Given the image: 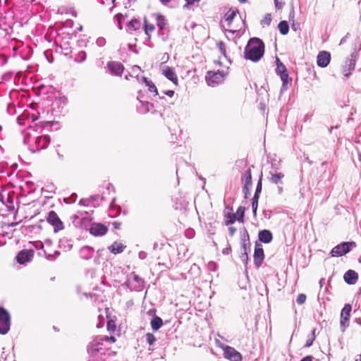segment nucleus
I'll return each mask as SVG.
<instances>
[{
    "label": "nucleus",
    "instance_id": "7",
    "mask_svg": "<svg viewBox=\"0 0 361 361\" xmlns=\"http://www.w3.org/2000/svg\"><path fill=\"white\" fill-rule=\"evenodd\" d=\"M225 75L223 71H217L216 72L208 71L206 75V80L208 85L214 86L219 84L224 80Z\"/></svg>",
    "mask_w": 361,
    "mask_h": 361
},
{
    "label": "nucleus",
    "instance_id": "18",
    "mask_svg": "<svg viewBox=\"0 0 361 361\" xmlns=\"http://www.w3.org/2000/svg\"><path fill=\"white\" fill-rule=\"evenodd\" d=\"M259 240L264 243H269L273 240L272 233L269 230L264 229L258 233Z\"/></svg>",
    "mask_w": 361,
    "mask_h": 361
},
{
    "label": "nucleus",
    "instance_id": "37",
    "mask_svg": "<svg viewBox=\"0 0 361 361\" xmlns=\"http://www.w3.org/2000/svg\"><path fill=\"white\" fill-rule=\"evenodd\" d=\"M145 338H146L147 343L149 345H153L154 344V343L156 342V341H157L156 337L152 333L146 334H145Z\"/></svg>",
    "mask_w": 361,
    "mask_h": 361
},
{
    "label": "nucleus",
    "instance_id": "44",
    "mask_svg": "<svg viewBox=\"0 0 361 361\" xmlns=\"http://www.w3.org/2000/svg\"><path fill=\"white\" fill-rule=\"evenodd\" d=\"M252 188V185H243V192L244 193L245 198H248V197L250 195V189Z\"/></svg>",
    "mask_w": 361,
    "mask_h": 361
},
{
    "label": "nucleus",
    "instance_id": "47",
    "mask_svg": "<svg viewBox=\"0 0 361 361\" xmlns=\"http://www.w3.org/2000/svg\"><path fill=\"white\" fill-rule=\"evenodd\" d=\"M274 1L275 8L277 10L281 9L283 7V6L285 5L283 0H274Z\"/></svg>",
    "mask_w": 361,
    "mask_h": 361
},
{
    "label": "nucleus",
    "instance_id": "10",
    "mask_svg": "<svg viewBox=\"0 0 361 361\" xmlns=\"http://www.w3.org/2000/svg\"><path fill=\"white\" fill-rule=\"evenodd\" d=\"M253 257L255 267L259 268L262 265L264 259V250L260 243H255Z\"/></svg>",
    "mask_w": 361,
    "mask_h": 361
},
{
    "label": "nucleus",
    "instance_id": "34",
    "mask_svg": "<svg viewBox=\"0 0 361 361\" xmlns=\"http://www.w3.org/2000/svg\"><path fill=\"white\" fill-rule=\"evenodd\" d=\"M262 189V173H261L255 192L254 196L259 197Z\"/></svg>",
    "mask_w": 361,
    "mask_h": 361
},
{
    "label": "nucleus",
    "instance_id": "19",
    "mask_svg": "<svg viewBox=\"0 0 361 361\" xmlns=\"http://www.w3.org/2000/svg\"><path fill=\"white\" fill-rule=\"evenodd\" d=\"M94 252V250L93 247L88 245H85L80 248V256L82 259L88 260L93 257Z\"/></svg>",
    "mask_w": 361,
    "mask_h": 361
},
{
    "label": "nucleus",
    "instance_id": "59",
    "mask_svg": "<svg viewBox=\"0 0 361 361\" xmlns=\"http://www.w3.org/2000/svg\"><path fill=\"white\" fill-rule=\"evenodd\" d=\"M294 16H295V12H294V8H292L290 13H289V20H294Z\"/></svg>",
    "mask_w": 361,
    "mask_h": 361
},
{
    "label": "nucleus",
    "instance_id": "40",
    "mask_svg": "<svg viewBox=\"0 0 361 361\" xmlns=\"http://www.w3.org/2000/svg\"><path fill=\"white\" fill-rule=\"evenodd\" d=\"M276 72L278 75H281L288 71L284 64L283 63H280L278 64V67H276Z\"/></svg>",
    "mask_w": 361,
    "mask_h": 361
},
{
    "label": "nucleus",
    "instance_id": "48",
    "mask_svg": "<svg viewBox=\"0 0 361 361\" xmlns=\"http://www.w3.org/2000/svg\"><path fill=\"white\" fill-rule=\"evenodd\" d=\"M240 260L242 261V262L245 265H247V264L248 262V254H247V252H241V254L240 255Z\"/></svg>",
    "mask_w": 361,
    "mask_h": 361
},
{
    "label": "nucleus",
    "instance_id": "25",
    "mask_svg": "<svg viewBox=\"0 0 361 361\" xmlns=\"http://www.w3.org/2000/svg\"><path fill=\"white\" fill-rule=\"evenodd\" d=\"M59 247L63 249L64 251L67 252L72 249L73 244L71 240L67 238H62L59 240Z\"/></svg>",
    "mask_w": 361,
    "mask_h": 361
},
{
    "label": "nucleus",
    "instance_id": "41",
    "mask_svg": "<svg viewBox=\"0 0 361 361\" xmlns=\"http://www.w3.org/2000/svg\"><path fill=\"white\" fill-rule=\"evenodd\" d=\"M145 32L147 35H149V32H152L154 30L155 27L153 25H148L147 23V19L145 18Z\"/></svg>",
    "mask_w": 361,
    "mask_h": 361
},
{
    "label": "nucleus",
    "instance_id": "49",
    "mask_svg": "<svg viewBox=\"0 0 361 361\" xmlns=\"http://www.w3.org/2000/svg\"><path fill=\"white\" fill-rule=\"evenodd\" d=\"M241 252H247V250H250V243H241Z\"/></svg>",
    "mask_w": 361,
    "mask_h": 361
},
{
    "label": "nucleus",
    "instance_id": "50",
    "mask_svg": "<svg viewBox=\"0 0 361 361\" xmlns=\"http://www.w3.org/2000/svg\"><path fill=\"white\" fill-rule=\"evenodd\" d=\"M96 44L99 47H103L106 44V39L104 37H99L96 41Z\"/></svg>",
    "mask_w": 361,
    "mask_h": 361
},
{
    "label": "nucleus",
    "instance_id": "31",
    "mask_svg": "<svg viewBox=\"0 0 361 361\" xmlns=\"http://www.w3.org/2000/svg\"><path fill=\"white\" fill-rule=\"evenodd\" d=\"M157 20V25L159 27V28L161 30H163L165 28L166 25V19L164 16L161 14H158L156 18Z\"/></svg>",
    "mask_w": 361,
    "mask_h": 361
},
{
    "label": "nucleus",
    "instance_id": "14",
    "mask_svg": "<svg viewBox=\"0 0 361 361\" xmlns=\"http://www.w3.org/2000/svg\"><path fill=\"white\" fill-rule=\"evenodd\" d=\"M331 61V54L326 51H322L319 53L317 57V63L318 66L321 68L326 67Z\"/></svg>",
    "mask_w": 361,
    "mask_h": 361
},
{
    "label": "nucleus",
    "instance_id": "62",
    "mask_svg": "<svg viewBox=\"0 0 361 361\" xmlns=\"http://www.w3.org/2000/svg\"><path fill=\"white\" fill-rule=\"evenodd\" d=\"M113 225H114L115 228L118 229V228H120V226H121V224L119 223V222L115 221V222L113 223Z\"/></svg>",
    "mask_w": 361,
    "mask_h": 361
},
{
    "label": "nucleus",
    "instance_id": "51",
    "mask_svg": "<svg viewBox=\"0 0 361 361\" xmlns=\"http://www.w3.org/2000/svg\"><path fill=\"white\" fill-rule=\"evenodd\" d=\"M123 18V15L121 13H118L115 16V18L118 21V29L119 30H121L122 29V25H121V18Z\"/></svg>",
    "mask_w": 361,
    "mask_h": 361
},
{
    "label": "nucleus",
    "instance_id": "28",
    "mask_svg": "<svg viewBox=\"0 0 361 361\" xmlns=\"http://www.w3.org/2000/svg\"><path fill=\"white\" fill-rule=\"evenodd\" d=\"M278 28L281 35H286L288 33L289 25L287 21L282 20L278 25Z\"/></svg>",
    "mask_w": 361,
    "mask_h": 361
},
{
    "label": "nucleus",
    "instance_id": "27",
    "mask_svg": "<svg viewBox=\"0 0 361 361\" xmlns=\"http://www.w3.org/2000/svg\"><path fill=\"white\" fill-rule=\"evenodd\" d=\"M141 23L139 20L136 18L132 19L127 23V27L130 30H137L140 28Z\"/></svg>",
    "mask_w": 361,
    "mask_h": 361
},
{
    "label": "nucleus",
    "instance_id": "9",
    "mask_svg": "<svg viewBox=\"0 0 361 361\" xmlns=\"http://www.w3.org/2000/svg\"><path fill=\"white\" fill-rule=\"evenodd\" d=\"M356 57L357 54L352 53L345 61V65L343 67V73L346 78H348L351 72L355 69Z\"/></svg>",
    "mask_w": 361,
    "mask_h": 361
},
{
    "label": "nucleus",
    "instance_id": "42",
    "mask_svg": "<svg viewBox=\"0 0 361 361\" xmlns=\"http://www.w3.org/2000/svg\"><path fill=\"white\" fill-rule=\"evenodd\" d=\"M271 22V16L270 13H267L264 18L261 20V25H269Z\"/></svg>",
    "mask_w": 361,
    "mask_h": 361
},
{
    "label": "nucleus",
    "instance_id": "21",
    "mask_svg": "<svg viewBox=\"0 0 361 361\" xmlns=\"http://www.w3.org/2000/svg\"><path fill=\"white\" fill-rule=\"evenodd\" d=\"M50 142V137L48 135H42L37 137L35 143L38 149H45L48 147Z\"/></svg>",
    "mask_w": 361,
    "mask_h": 361
},
{
    "label": "nucleus",
    "instance_id": "33",
    "mask_svg": "<svg viewBox=\"0 0 361 361\" xmlns=\"http://www.w3.org/2000/svg\"><path fill=\"white\" fill-rule=\"evenodd\" d=\"M226 220L225 225L228 226L233 224L235 221H237L235 214L227 213L225 214Z\"/></svg>",
    "mask_w": 361,
    "mask_h": 361
},
{
    "label": "nucleus",
    "instance_id": "58",
    "mask_svg": "<svg viewBox=\"0 0 361 361\" xmlns=\"http://www.w3.org/2000/svg\"><path fill=\"white\" fill-rule=\"evenodd\" d=\"M103 340L104 341H111L112 342H114L116 341L115 338L114 336H104L102 337Z\"/></svg>",
    "mask_w": 361,
    "mask_h": 361
},
{
    "label": "nucleus",
    "instance_id": "12",
    "mask_svg": "<svg viewBox=\"0 0 361 361\" xmlns=\"http://www.w3.org/2000/svg\"><path fill=\"white\" fill-rule=\"evenodd\" d=\"M224 354L225 358L229 360L230 361H241L242 356L241 354L238 352L234 348L231 346H226L224 349Z\"/></svg>",
    "mask_w": 361,
    "mask_h": 361
},
{
    "label": "nucleus",
    "instance_id": "1",
    "mask_svg": "<svg viewBox=\"0 0 361 361\" xmlns=\"http://www.w3.org/2000/svg\"><path fill=\"white\" fill-rule=\"evenodd\" d=\"M265 45L258 37H252L245 47L244 57L252 62H258L264 56Z\"/></svg>",
    "mask_w": 361,
    "mask_h": 361
},
{
    "label": "nucleus",
    "instance_id": "4",
    "mask_svg": "<svg viewBox=\"0 0 361 361\" xmlns=\"http://www.w3.org/2000/svg\"><path fill=\"white\" fill-rule=\"evenodd\" d=\"M11 327V316L9 312L3 307H0V334H6Z\"/></svg>",
    "mask_w": 361,
    "mask_h": 361
},
{
    "label": "nucleus",
    "instance_id": "54",
    "mask_svg": "<svg viewBox=\"0 0 361 361\" xmlns=\"http://www.w3.org/2000/svg\"><path fill=\"white\" fill-rule=\"evenodd\" d=\"M237 229L235 228V227H229L228 228V233L230 235V236H233V235L235 234V233L236 232Z\"/></svg>",
    "mask_w": 361,
    "mask_h": 361
},
{
    "label": "nucleus",
    "instance_id": "38",
    "mask_svg": "<svg viewBox=\"0 0 361 361\" xmlns=\"http://www.w3.org/2000/svg\"><path fill=\"white\" fill-rule=\"evenodd\" d=\"M259 197H257V196H254L252 201V209L254 216L257 215V210L258 208V202H259Z\"/></svg>",
    "mask_w": 361,
    "mask_h": 361
},
{
    "label": "nucleus",
    "instance_id": "46",
    "mask_svg": "<svg viewBox=\"0 0 361 361\" xmlns=\"http://www.w3.org/2000/svg\"><path fill=\"white\" fill-rule=\"evenodd\" d=\"M88 361H106V357L98 355H90Z\"/></svg>",
    "mask_w": 361,
    "mask_h": 361
},
{
    "label": "nucleus",
    "instance_id": "63",
    "mask_svg": "<svg viewBox=\"0 0 361 361\" xmlns=\"http://www.w3.org/2000/svg\"><path fill=\"white\" fill-rule=\"evenodd\" d=\"M291 27L294 31H296L298 30V25H296L294 22V20H293V23L291 24Z\"/></svg>",
    "mask_w": 361,
    "mask_h": 361
},
{
    "label": "nucleus",
    "instance_id": "6",
    "mask_svg": "<svg viewBox=\"0 0 361 361\" xmlns=\"http://www.w3.org/2000/svg\"><path fill=\"white\" fill-rule=\"evenodd\" d=\"M351 311L352 306L350 304H345L341 310L340 326L342 332H344L346 328L349 326Z\"/></svg>",
    "mask_w": 361,
    "mask_h": 361
},
{
    "label": "nucleus",
    "instance_id": "24",
    "mask_svg": "<svg viewBox=\"0 0 361 361\" xmlns=\"http://www.w3.org/2000/svg\"><path fill=\"white\" fill-rule=\"evenodd\" d=\"M241 180L243 185H252V174L250 168L242 174Z\"/></svg>",
    "mask_w": 361,
    "mask_h": 361
},
{
    "label": "nucleus",
    "instance_id": "29",
    "mask_svg": "<svg viewBox=\"0 0 361 361\" xmlns=\"http://www.w3.org/2000/svg\"><path fill=\"white\" fill-rule=\"evenodd\" d=\"M238 12V9L233 10L230 9L226 14H225V20L228 23V25H230L231 23L233 22L234 18L236 16V13Z\"/></svg>",
    "mask_w": 361,
    "mask_h": 361
},
{
    "label": "nucleus",
    "instance_id": "55",
    "mask_svg": "<svg viewBox=\"0 0 361 361\" xmlns=\"http://www.w3.org/2000/svg\"><path fill=\"white\" fill-rule=\"evenodd\" d=\"M231 252V247L228 245L227 247L224 248L222 250V253L224 255H228Z\"/></svg>",
    "mask_w": 361,
    "mask_h": 361
},
{
    "label": "nucleus",
    "instance_id": "15",
    "mask_svg": "<svg viewBox=\"0 0 361 361\" xmlns=\"http://www.w3.org/2000/svg\"><path fill=\"white\" fill-rule=\"evenodd\" d=\"M110 72L115 75H121L124 70L123 66L117 61H110L107 63Z\"/></svg>",
    "mask_w": 361,
    "mask_h": 361
},
{
    "label": "nucleus",
    "instance_id": "17",
    "mask_svg": "<svg viewBox=\"0 0 361 361\" xmlns=\"http://www.w3.org/2000/svg\"><path fill=\"white\" fill-rule=\"evenodd\" d=\"M343 279L346 283L353 285L358 279V274L354 270L349 269L345 273Z\"/></svg>",
    "mask_w": 361,
    "mask_h": 361
},
{
    "label": "nucleus",
    "instance_id": "60",
    "mask_svg": "<svg viewBox=\"0 0 361 361\" xmlns=\"http://www.w3.org/2000/svg\"><path fill=\"white\" fill-rule=\"evenodd\" d=\"M313 358L312 355H307L303 357L300 361H312Z\"/></svg>",
    "mask_w": 361,
    "mask_h": 361
},
{
    "label": "nucleus",
    "instance_id": "56",
    "mask_svg": "<svg viewBox=\"0 0 361 361\" xmlns=\"http://www.w3.org/2000/svg\"><path fill=\"white\" fill-rule=\"evenodd\" d=\"M138 257L140 259H144L147 257V252H145V251H140L138 253Z\"/></svg>",
    "mask_w": 361,
    "mask_h": 361
},
{
    "label": "nucleus",
    "instance_id": "61",
    "mask_svg": "<svg viewBox=\"0 0 361 361\" xmlns=\"http://www.w3.org/2000/svg\"><path fill=\"white\" fill-rule=\"evenodd\" d=\"M89 200H84V199H82L80 200V204L81 205H87V203H88Z\"/></svg>",
    "mask_w": 361,
    "mask_h": 361
},
{
    "label": "nucleus",
    "instance_id": "3",
    "mask_svg": "<svg viewBox=\"0 0 361 361\" xmlns=\"http://www.w3.org/2000/svg\"><path fill=\"white\" fill-rule=\"evenodd\" d=\"M356 247V243L353 241L351 242H343L336 246H335L331 250V257H341L348 253L353 247Z\"/></svg>",
    "mask_w": 361,
    "mask_h": 361
},
{
    "label": "nucleus",
    "instance_id": "39",
    "mask_svg": "<svg viewBox=\"0 0 361 361\" xmlns=\"http://www.w3.org/2000/svg\"><path fill=\"white\" fill-rule=\"evenodd\" d=\"M218 49L221 54L226 58H227L226 56V44L223 42H219L217 44Z\"/></svg>",
    "mask_w": 361,
    "mask_h": 361
},
{
    "label": "nucleus",
    "instance_id": "36",
    "mask_svg": "<svg viewBox=\"0 0 361 361\" xmlns=\"http://www.w3.org/2000/svg\"><path fill=\"white\" fill-rule=\"evenodd\" d=\"M315 331H316V329H314L312 331V334H311V335H310V336H308V338H307V340L306 341V343H305V347L309 348V347H310V346L312 345L313 341H314L315 337H316V336H315Z\"/></svg>",
    "mask_w": 361,
    "mask_h": 361
},
{
    "label": "nucleus",
    "instance_id": "64",
    "mask_svg": "<svg viewBox=\"0 0 361 361\" xmlns=\"http://www.w3.org/2000/svg\"><path fill=\"white\" fill-rule=\"evenodd\" d=\"M348 35H349V34L348 33L345 37H343L341 39V42H340V44H343V43H345V42H346V39H347V37H348Z\"/></svg>",
    "mask_w": 361,
    "mask_h": 361
},
{
    "label": "nucleus",
    "instance_id": "13",
    "mask_svg": "<svg viewBox=\"0 0 361 361\" xmlns=\"http://www.w3.org/2000/svg\"><path fill=\"white\" fill-rule=\"evenodd\" d=\"M34 251L32 250H23L16 256V261L20 264H24L32 259Z\"/></svg>",
    "mask_w": 361,
    "mask_h": 361
},
{
    "label": "nucleus",
    "instance_id": "20",
    "mask_svg": "<svg viewBox=\"0 0 361 361\" xmlns=\"http://www.w3.org/2000/svg\"><path fill=\"white\" fill-rule=\"evenodd\" d=\"M274 164L272 163L273 171H269L270 181L274 184L282 183V179L284 177L283 173H276L277 168L274 169Z\"/></svg>",
    "mask_w": 361,
    "mask_h": 361
},
{
    "label": "nucleus",
    "instance_id": "11",
    "mask_svg": "<svg viewBox=\"0 0 361 361\" xmlns=\"http://www.w3.org/2000/svg\"><path fill=\"white\" fill-rule=\"evenodd\" d=\"M89 231L94 236H102L107 233L108 228L102 223H92L90 225Z\"/></svg>",
    "mask_w": 361,
    "mask_h": 361
},
{
    "label": "nucleus",
    "instance_id": "26",
    "mask_svg": "<svg viewBox=\"0 0 361 361\" xmlns=\"http://www.w3.org/2000/svg\"><path fill=\"white\" fill-rule=\"evenodd\" d=\"M142 80L145 84V85L148 87V90L149 92H154L155 95H158L157 87L151 80H148V78L145 77H142Z\"/></svg>",
    "mask_w": 361,
    "mask_h": 361
},
{
    "label": "nucleus",
    "instance_id": "16",
    "mask_svg": "<svg viewBox=\"0 0 361 361\" xmlns=\"http://www.w3.org/2000/svg\"><path fill=\"white\" fill-rule=\"evenodd\" d=\"M163 75L174 85H178V80L173 68L166 67L163 70Z\"/></svg>",
    "mask_w": 361,
    "mask_h": 361
},
{
    "label": "nucleus",
    "instance_id": "53",
    "mask_svg": "<svg viewBox=\"0 0 361 361\" xmlns=\"http://www.w3.org/2000/svg\"><path fill=\"white\" fill-rule=\"evenodd\" d=\"M34 245L37 249H43L44 248V244L41 241L35 242Z\"/></svg>",
    "mask_w": 361,
    "mask_h": 361
},
{
    "label": "nucleus",
    "instance_id": "52",
    "mask_svg": "<svg viewBox=\"0 0 361 361\" xmlns=\"http://www.w3.org/2000/svg\"><path fill=\"white\" fill-rule=\"evenodd\" d=\"M128 49L130 51H133V52H134L135 54H138L137 50L135 49V44H128Z\"/></svg>",
    "mask_w": 361,
    "mask_h": 361
},
{
    "label": "nucleus",
    "instance_id": "22",
    "mask_svg": "<svg viewBox=\"0 0 361 361\" xmlns=\"http://www.w3.org/2000/svg\"><path fill=\"white\" fill-rule=\"evenodd\" d=\"M126 246L122 243H118L117 242H114L111 245H110L108 249L113 254H119L123 252Z\"/></svg>",
    "mask_w": 361,
    "mask_h": 361
},
{
    "label": "nucleus",
    "instance_id": "2",
    "mask_svg": "<svg viewBox=\"0 0 361 361\" xmlns=\"http://www.w3.org/2000/svg\"><path fill=\"white\" fill-rule=\"evenodd\" d=\"M102 338H97L94 339L87 345V353L90 355H98L106 357V355L104 352V348H103Z\"/></svg>",
    "mask_w": 361,
    "mask_h": 361
},
{
    "label": "nucleus",
    "instance_id": "32",
    "mask_svg": "<svg viewBox=\"0 0 361 361\" xmlns=\"http://www.w3.org/2000/svg\"><path fill=\"white\" fill-rule=\"evenodd\" d=\"M245 207H239L236 211L235 216L237 219V221L239 222H243V219L245 216Z\"/></svg>",
    "mask_w": 361,
    "mask_h": 361
},
{
    "label": "nucleus",
    "instance_id": "43",
    "mask_svg": "<svg viewBox=\"0 0 361 361\" xmlns=\"http://www.w3.org/2000/svg\"><path fill=\"white\" fill-rule=\"evenodd\" d=\"M60 255V252L59 251H55L53 255L51 254H47L45 252V256H46V258L48 259V260H50V261H54Z\"/></svg>",
    "mask_w": 361,
    "mask_h": 361
},
{
    "label": "nucleus",
    "instance_id": "8",
    "mask_svg": "<svg viewBox=\"0 0 361 361\" xmlns=\"http://www.w3.org/2000/svg\"><path fill=\"white\" fill-rule=\"evenodd\" d=\"M47 222L54 227L55 233L63 229V222L54 211H50L48 213Z\"/></svg>",
    "mask_w": 361,
    "mask_h": 361
},
{
    "label": "nucleus",
    "instance_id": "30",
    "mask_svg": "<svg viewBox=\"0 0 361 361\" xmlns=\"http://www.w3.org/2000/svg\"><path fill=\"white\" fill-rule=\"evenodd\" d=\"M279 76H280L281 80V81L283 82L281 90H286L287 89V87H286L287 83L289 81L291 82V79L289 78V75H288V72L283 73V74L279 75Z\"/></svg>",
    "mask_w": 361,
    "mask_h": 361
},
{
    "label": "nucleus",
    "instance_id": "57",
    "mask_svg": "<svg viewBox=\"0 0 361 361\" xmlns=\"http://www.w3.org/2000/svg\"><path fill=\"white\" fill-rule=\"evenodd\" d=\"M164 94H166L170 97H172L174 95L173 90H166L163 92Z\"/></svg>",
    "mask_w": 361,
    "mask_h": 361
},
{
    "label": "nucleus",
    "instance_id": "5",
    "mask_svg": "<svg viewBox=\"0 0 361 361\" xmlns=\"http://www.w3.org/2000/svg\"><path fill=\"white\" fill-rule=\"evenodd\" d=\"M126 285L131 291L139 292L144 288V281L138 275L133 274L132 278L127 280Z\"/></svg>",
    "mask_w": 361,
    "mask_h": 361
},
{
    "label": "nucleus",
    "instance_id": "45",
    "mask_svg": "<svg viewBox=\"0 0 361 361\" xmlns=\"http://www.w3.org/2000/svg\"><path fill=\"white\" fill-rule=\"evenodd\" d=\"M306 298H307V297L305 294L300 293L298 295V298L296 299V302L298 305H302L305 302Z\"/></svg>",
    "mask_w": 361,
    "mask_h": 361
},
{
    "label": "nucleus",
    "instance_id": "23",
    "mask_svg": "<svg viewBox=\"0 0 361 361\" xmlns=\"http://www.w3.org/2000/svg\"><path fill=\"white\" fill-rule=\"evenodd\" d=\"M151 327L153 331H158L163 325V320L159 316H154L150 322Z\"/></svg>",
    "mask_w": 361,
    "mask_h": 361
},
{
    "label": "nucleus",
    "instance_id": "35",
    "mask_svg": "<svg viewBox=\"0 0 361 361\" xmlns=\"http://www.w3.org/2000/svg\"><path fill=\"white\" fill-rule=\"evenodd\" d=\"M240 240L241 243H250V237L246 228L240 231Z\"/></svg>",
    "mask_w": 361,
    "mask_h": 361
}]
</instances>
